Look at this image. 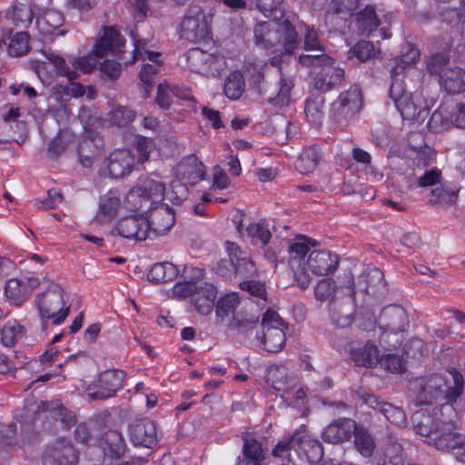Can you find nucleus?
<instances>
[{
    "mask_svg": "<svg viewBox=\"0 0 465 465\" xmlns=\"http://www.w3.org/2000/svg\"><path fill=\"white\" fill-rule=\"evenodd\" d=\"M412 422L415 432L438 450H446L465 444V435L456 431L458 413L450 403L435 408L432 413L416 411Z\"/></svg>",
    "mask_w": 465,
    "mask_h": 465,
    "instance_id": "nucleus-1",
    "label": "nucleus"
},
{
    "mask_svg": "<svg viewBox=\"0 0 465 465\" xmlns=\"http://www.w3.org/2000/svg\"><path fill=\"white\" fill-rule=\"evenodd\" d=\"M382 278V272L377 268H372L363 272L356 282L351 279L346 287L347 292H343V288H341L336 296L329 301L328 312L331 323L336 328L350 327L353 323L357 312L356 291L368 292L369 288L375 282H381Z\"/></svg>",
    "mask_w": 465,
    "mask_h": 465,
    "instance_id": "nucleus-2",
    "label": "nucleus"
},
{
    "mask_svg": "<svg viewBox=\"0 0 465 465\" xmlns=\"http://www.w3.org/2000/svg\"><path fill=\"white\" fill-rule=\"evenodd\" d=\"M253 42L269 55L272 65L280 64V58L291 54L298 47L300 40L294 26L290 21L282 23L273 21L260 22L253 27Z\"/></svg>",
    "mask_w": 465,
    "mask_h": 465,
    "instance_id": "nucleus-3",
    "label": "nucleus"
},
{
    "mask_svg": "<svg viewBox=\"0 0 465 465\" xmlns=\"http://www.w3.org/2000/svg\"><path fill=\"white\" fill-rule=\"evenodd\" d=\"M449 373V378L431 375L412 380L410 390L415 394L416 405H430L441 400L456 401L463 391V376L456 369H451Z\"/></svg>",
    "mask_w": 465,
    "mask_h": 465,
    "instance_id": "nucleus-4",
    "label": "nucleus"
},
{
    "mask_svg": "<svg viewBox=\"0 0 465 465\" xmlns=\"http://www.w3.org/2000/svg\"><path fill=\"white\" fill-rule=\"evenodd\" d=\"M316 241H311L308 237L300 235L296 241L290 244V263L293 268L295 263L300 267L305 255L310 252L305 264L309 271L315 275H327L334 272L339 266V256L327 250L310 251L311 246H315Z\"/></svg>",
    "mask_w": 465,
    "mask_h": 465,
    "instance_id": "nucleus-5",
    "label": "nucleus"
},
{
    "mask_svg": "<svg viewBox=\"0 0 465 465\" xmlns=\"http://www.w3.org/2000/svg\"><path fill=\"white\" fill-rule=\"evenodd\" d=\"M35 302L43 322V327L47 321H51L54 325L61 324L70 312L68 295L64 287L55 282H50L45 290L35 296Z\"/></svg>",
    "mask_w": 465,
    "mask_h": 465,
    "instance_id": "nucleus-6",
    "label": "nucleus"
},
{
    "mask_svg": "<svg viewBox=\"0 0 465 465\" xmlns=\"http://www.w3.org/2000/svg\"><path fill=\"white\" fill-rule=\"evenodd\" d=\"M381 345L396 348L401 342L402 334L409 327V317L404 308L398 304L383 307L377 318Z\"/></svg>",
    "mask_w": 465,
    "mask_h": 465,
    "instance_id": "nucleus-7",
    "label": "nucleus"
},
{
    "mask_svg": "<svg viewBox=\"0 0 465 465\" xmlns=\"http://www.w3.org/2000/svg\"><path fill=\"white\" fill-rule=\"evenodd\" d=\"M124 39L114 27H105L103 36L96 42L92 53L84 56L73 57L69 63L73 70L83 74L92 73L98 64V58H102L108 53L114 55L121 54V47L124 46Z\"/></svg>",
    "mask_w": 465,
    "mask_h": 465,
    "instance_id": "nucleus-8",
    "label": "nucleus"
},
{
    "mask_svg": "<svg viewBox=\"0 0 465 465\" xmlns=\"http://www.w3.org/2000/svg\"><path fill=\"white\" fill-rule=\"evenodd\" d=\"M284 329L285 324L280 315L272 310H267L262 319V333H257L256 338L261 341L264 350L275 353L285 344Z\"/></svg>",
    "mask_w": 465,
    "mask_h": 465,
    "instance_id": "nucleus-9",
    "label": "nucleus"
},
{
    "mask_svg": "<svg viewBox=\"0 0 465 465\" xmlns=\"http://www.w3.org/2000/svg\"><path fill=\"white\" fill-rule=\"evenodd\" d=\"M125 372L121 370H106L99 373L96 381L84 388L89 401H104L115 395L122 387Z\"/></svg>",
    "mask_w": 465,
    "mask_h": 465,
    "instance_id": "nucleus-10",
    "label": "nucleus"
},
{
    "mask_svg": "<svg viewBox=\"0 0 465 465\" xmlns=\"http://www.w3.org/2000/svg\"><path fill=\"white\" fill-rule=\"evenodd\" d=\"M181 35L193 43H208L212 39L210 22L200 6L188 9L181 23Z\"/></svg>",
    "mask_w": 465,
    "mask_h": 465,
    "instance_id": "nucleus-11",
    "label": "nucleus"
},
{
    "mask_svg": "<svg viewBox=\"0 0 465 465\" xmlns=\"http://www.w3.org/2000/svg\"><path fill=\"white\" fill-rule=\"evenodd\" d=\"M187 65L193 73L217 77L227 68V60L223 54L192 48L187 53Z\"/></svg>",
    "mask_w": 465,
    "mask_h": 465,
    "instance_id": "nucleus-12",
    "label": "nucleus"
},
{
    "mask_svg": "<svg viewBox=\"0 0 465 465\" xmlns=\"http://www.w3.org/2000/svg\"><path fill=\"white\" fill-rule=\"evenodd\" d=\"M352 397L361 400L363 403L382 413L385 418L395 426H404L407 421L404 411L390 402L384 401L371 391V390L359 387L351 391Z\"/></svg>",
    "mask_w": 465,
    "mask_h": 465,
    "instance_id": "nucleus-13",
    "label": "nucleus"
},
{
    "mask_svg": "<svg viewBox=\"0 0 465 465\" xmlns=\"http://www.w3.org/2000/svg\"><path fill=\"white\" fill-rule=\"evenodd\" d=\"M79 452L72 441L64 437H58L50 441L42 455L43 465H76Z\"/></svg>",
    "mask_w": 465,
    "mask_h": 465,
    "instance_id": "nucleus-14",
    "label": "nucleus"
},
{
    "mask_svg": "<svg viewBox=\"0 0 465 465\" xmlns=\"http://www.w3.org/2000/svg\"><path fill=\"white\" fill-rule=\"evenodd\" d=\"M253 81L258 84V92L268 103L280 107L289 104L292 84L285 79L267 80L262 74L258 73L253 75Z\"/></svg>",
    "mask_w": 465,
    "mask_h": 465,
    "instance_id": "nucleus-15",
    "label": "nucleus"
},
{
    "mask_svg": "<svg viewBox=\"0 0 465 465\" xmlns=\"http://www.w3.org/2000/svg\"><path fill=\"white\" fill-rule=\"evenodd\" d=\"M351 24L355 31L361 36H371L379 29V36L381 39L391 37L389 28L382 26L373 5H368L363 9L351 15Z\"/></svg>",
    "mask_w": 465,
    "mask_h": 465,
    "instance_id": "nucleus-16",
    "label": "nucleus"
},
{
    "mask_svg": "<svg viewBox=\"0 0 465 465\" xmlns=\"http://www.w3.org/2000/svg\"><path fill=\"white\" fill-rule=\"evenodd\" d=\"M165 193V186L163 183L150 180L141 186L132 188L127 195L130 202L134 203L139 209L155 207L162 204Z\"/></svg>",
    "mask_w": 465,
    "mask_h": 465,
    "instance_id": "nucleus-17",
    "label": "nucleus"
},
{
    "mask_svg": "<svg viewBox=\"0 0 465 465\" xmlns=\"http://www.w3.org/2000/svg\"><path fill=\"white\" fill-rule=\"evenodd\" d=\"M134 155L127 149L114 150L108 157L105 169L101 170V174L112 178H123L130 174L134 166Z\"/></svg>",
    "mask_w": 465,
    "mask_h": 465,
    "instance_id": "nucleus-18",
    "label": "nucleus"
},
{
    "mask_svg": "<svg viewBox=\"0 0 465 465\" xmlns=\"http://www.w3.org/2000/svg\"><path fill=\"white\" fill-rule=\"evenodd\" d=\"M389 94L403 119L412 120L420 114V112L418 113V107L412 101L411 94L405 90L401 79L391 82Z\"/></svg>",
    "mask_w": 465,
    "mask_h": 465,
    "instance_id": "nucleus-19",
    "label": "nucleus"
},
{
    "mask_svg": "<svg viewBox=\"0 0 465 465\" xmlns=\"http://www.w3.org/2000/svg\"><path fill=\"white\" fill-rule=\"evenodd\" d=\"M146 219L149 223V234L154 233L155 235L165 234L175 221L173 210L164 204L150 206Z\"/></svg>",
    "mask_w": 465,
    "mask_h": 465,
    "instance_id": "nucleus-20",
    "label": "nucleus"
},
{
    "mask_svg": "<svg viewBox=\"0 0 465 465\" xmlns=\"http://www.w3.org/2000/svg\"><path fill=\"white\" fill-rule=\"evenodd\" d=\"M356 422L350 418H340L327 425L322 433L325 442L338 444L351 439L356 430Z\"/></svg>",
    "mask_w": 465,
    "mask_h": 465,
    "instance_id": "nucleus-21",
    "label": "nucleus"
},
{
    "mask_svg": "<svg viewBox=\"0 0 465 465\" xmlns=\"http://www.w3.org/2000/svg\"><path fill=\"white\" fill-rule=\"evenodd\" d=\"M320 67L321 70L314 81V87L317 90L325 93L341 85L344 80V70L335 64L333 58H331V63Z\"/></svg>",
    "mask_w": 465,
    "mask_h": 465,
    "instance_id": "nucleus-22",
    "label": "nucleus"
},
{
    "mask_svg": "<svg viewBox=\"0 0 465 465\" xmlns=\"http://www.w3.org/2000/svg\"><path fill=\"white\" fill-rule=\"evenodd\" d=\"M176 175L183 183L195 185L204 178L205 167L194 154H190L178 163Z\"/></svg>",
    "mask_w": 465,
    "mask_h": 465,
    "instance_id": "nucleus-23",
    "label": "nucleus"
},
{
    "mask_svg": "<svg viewBox=\"0 0 465 465\" xmlns=\"http://www.w3.org/2000/svg\"><path fill=\"white\" fill-rule=\"evenodd\" d=\"M129 434L132 443L135 446L153 448L157 443L155 424L148 419L134 421L130 426Z\"/></svg>",
    "mask_w": 465,
    "mask_h": 465,
    "instance_id": "nucleus-24",
    "label": "nucleus"
},
{
    "mask_svg": "<svg viewBox=\"0 0 465 465\" xmlns=\"http://www.w3.org/2000/svg\"><path fill=\"white\" fill-rule=\"evenodd\" d=\"M117 231L124 238L143 241L149 237V223L143 216L132 215L119 221Z\"/></svg>",
    "mask_w": 465,
    "mask_h": 465,
    "instance_id": "nucleus-25",
    "label": "nucleus"
},
{
    "mask_svg": "<svg viewBox=\"0 0 465 465\" xmlns=\"http://www.w3.org/2000/svg\"><path fill=\"white\" fill-rule=\"evenodd\" d=\"M362 105V96L356 85L341 93L333 104L334 110L343 118L351 117L360 111Z\"/></svg>",
    "mask_w": 465,
    "mask_h": 465,
    "instance_id": "nucleus-26",
    "label": "nucleus"
},
{
    "mask_svg": "<svg viewBox=\"0 0 465 465\" xmlns=\"http://www.w3.org/2000/svg\"><path fill=\"white\" fill-rule=\"evenodd\" d=\"M242 440L243 441L242 456L238 457L236 465H262L266 453L262 443L251 437L248 432L242 433Z\"/></svg>",
    "mask_w": 465,
    "mask_h": 465,
    "instance_id": "nucleus-27",
    "label": "nucleus"
},
{
    "mask_svg": "<svg viewBox=\"0 0 465 465\" xmlns=\"http://www.w3.org/2000/svg\"><path fill=\"white\" fill-rule=\"evenodd\" d=\"M295 451L301 459L310 463H318L323 457V448L318 440L312 439L305 432L297 430Z\"/></svg>",
    "mask_w": 465,
    "mask_h": 465,
    "instance_id": "nucleus-28",
    "label": "nucleus"
},
{
    "mask_svg": "<svg viewBox=\"0 0 465 465\" xmlns=\"http://www.w3.org/2000/svg\"><path fill=\"white\" fill-rule=\"evenodd\" d=\"M439 84L447 94L455 95L465 92V71L459 66L444 69L439 76Z\"/></svg>",
    "mask_w": 465,
    "mask_h": 465,
    "instance_id": "nucleus-29",
    "label": "nucleus"
},
{
    "mask_svg": "<svg viewBox=\"0 0 465 465\" xmlns=\"http://www.w3.org/2000/svg\"><path fill=\"white\" fill-rule=\"evenodd\" d=\"M217 290L215 286L209 282H204L198 286L193 296V303L195 310L202 315H208L212 312Z\"/></svg>",
    "mask_w": 465,
    "mask_h": 465,
    "instance_id": "nucleus-30",
    "label": "nucleus"
},
{
    "mask_svg": "<svg viewBox=\"0 0 465 465\" xmlns=\"http://www.w3.org/2000/svg\"><path fill=\"white\" fill-rule=\"evenodd\" d=\"M226 249L229 257L234 262L233 275L239 277L252 276L255 272L254 263L235 242H227Z\"/></svg>",
    "mask_w": 465,
    "mask_h": 465,
    "instance_id": "nucleus-31",
    "label": "nucleus"
},
{
    "mask_svg": "<svg viewBox=\"0 0 465 465\" xmlns=\"http://www.w3.org/2000/svg\"><path fill=\"white\" fill-rule=\"evenodd\" d=\"M39 411L49 414L54 420H59L62 425L67 429L76 421L74 413L64 408L58 400L49 402L43 401L39 406Z\"/></svg>",
    "mask_w": 465,
    "mask_h": 465,
    "instance_id": "nucleus-32",
    "label": "nucleus"
},
{
    "mask_svg": "<svg viewBox=\"0 0 465 465\" xmlns=\"http://www.w3.org/2000/svg\"><path fill=\"white\" fill-rule=\"evenodd\" d=\"M102 449L105 456L111 459H119L126 450L124 439L117 430H108L102 444Z\"/></svg>",
    "mask_w": 465,
    "mask_h": 465,
    "instance_id": "nucleus-33",
    "label": "nucleus"
},
{
    "mask_svg": "<svg viewBox=\"0 0 465 465\" xmlns=\"http://www.w3.org/2000/svg\"><path fill=\"white\" fill-rule=\"evenodd\" d=\"M351 357L356 365L368 368L375 366L380 361L377 347L370 342L362 347L352 349Z\"/></svg>",
    "mask_w": 465,
    "mask_h": 465,
    "instance_id": "nucleus-34",
    "label": "nucleus"
},
{
    "mask_svg": "<svg viewBox=\"0 0 465 465\" xmlns=\"http://www.w3.org/2000/svg\"><path fill=\"white\" fill-rule=\"evenodd\" d=\"M223 94L230 100H239L245 91V79L240 71L231 72L223 83Z\"/></svg>",
    "mask_w": 465,
    "mask_h": 465,
    "instance_id": "nucleus-35",
    "label": "nucleus"
},
{
    "mask_svg": "<svg viewBox=\"0 0 465 465\" xmlns=\"http://www.w3.org/2000/svg\"><path fill=\"white\" fill-rule=\"evenodd\" d=\"M5 18L10 20L15 25L25 28L31 25L34 13L29 5L15 3L6 10Z\"/></svg>",
    "mask_w": 465,
    "mask_h": 465,
    "instance_id": "nucleus-36",
    "label": "nucleus"
},
{
    "mask_svg": "<svg viewBox=\"0 0 465 465\" xmlns=\"http://www.w3.org/2000/svg\"><path fill=\"white\" fill-rule=\"evenodd\" d=\"M460 186L458 183H445L431 190V204L451 203L457 200Z\"/></svg>",
    "mask_w": 465,
    "mask_h": 465,
    "instance_id": "nucleus-37",
    "label": "nucleus"
},
{
    "mask_svg": "<svg viewBox=\"0 0 465 465\" xmlns=\"http://www.w3.org/2000/svg\"><path fill=\"white\" fill-rule=\"evenodd\" d=\"M267 381L276 391H286L293 378L290 375L289 370L284 365H274L269 368Z\"/></svg>",
    "mask_w": 465,
    "mask_h": 465,
    "instance_id": "nucleus-38",
    "label": "nucleus"
},
{
    "mask_svg": "<svg viewBox=\"0 0 465 465\" xmlns=\"http://www.w3.org/2000/svg\"><path fill=\"white\" fill-rule=\"evenodd\" d=\"M64 17L62 14L55 10H47L37 18L36 24L39 30L47 35L55 34L63 25Z\"/></svg>",
    "mask_w": 465,
    "mask_h": 465,
    "instance_id": "nucleus-39",
    "label": "nucleus"
},
{
    "mask_svg": "<svg viewBox=\"0 0 465 465\" xmlns=\"http://www.w3.org/2000/svg\"><path fill=\"white\" fill-rule=\"evenodd\" d=\"M321 159L320 150L316 146H309L301 153L296 162V169L302 173H310L313 172Z\"/></svg>",
    "mask_w": 465,
    "mask_h": 465,
    "instance_id": "nucleus-40",
    "label": "nucleus"
},
{
    "mask_svg": "<svg viewBox=\"0 0 465 465\" xmlns=\"http://www.w3.org/2000/svg\"><path fill=\"white\" fill-rule=\"evenodd\" d=\"M179 273L177 267L169 262L155 263L148 273L150 282L159 283L173 280Z\"/></svg>",
    "mask_w": 465,
    "mask_h": 465,
    "instance_id": "nucleus-41",
    "label": "nucleus"
},
{
    "mask_svg": "<svg viewBox=\"0 0 465 465\" xmlns=\"http://www.w3.org/2000/svg\"><path fill=\"white\" fill-rule=\"evenodd\" d=\"M380 48L370 41L361 40L349 50L350 57H356L360 62H367L379 57Z\"/></svg>",
    "mask_w": 465,
    "mask_h": 465,
    "instance_id": "nucleus-42",
    "label": "nucleus"
},
{
    "mask_svg": "<svg viewBox=\"0 0 465 465\" xmlns=\"http://www.w3.org/2000/svg\"><path fill=\"white\" fill-rule=\"evenodd\" d=\"M352 434L354 435V445L357 450L364 457L371 456L375 444L369 431L365 428L356 425V430Z\"/></svg>",
    "mask_w": 465,
    "mask_h": 465,
    "instance_id": "nucleus-43",
    "label": "nucleus"
},
{
    "mask_svg": "<svg viewBox=\"0 0 465 465\" xmlns=\"http://www.w3.org/2000/svg\"><path fill=\"white\" fill-rule=\"evenodd\" d=\"M378 463L379 465H401V445L395 440H389L383 447L382 454L381 455Z\"/></svg>",
    "mask_w": 465,
    "mask_h": 465,
    "instance_id": "nucleus-44",
    "label": "nucleus"
},
{
    "mask_svg": "<svg viewBox=\"0 0 465 465\" xmlns=\"http://www.w3.org/2000/svg\"><path fill=\"white\" fill-rule=\"evenodd\" d=\"M135 117V110L125 105H117L107 114V120L118 127L128 125Z\"/></svg>",
    "mask_w": 465,
    "mask_h": 465,
    "instance_id": "nucleus-45",
    "label": "nucleus"
},
{
    "mask_svg": "<svg viewBox=\"0 0 465 465\" xmlns=\"http://www.w3.org/2000/svg\"><path fill=\"white\" fill-rule=\"evenodd\" d=\"M120 206V199L111 193L102 196L96 214L97 219L111 220L116 214Z\"/></svg>",
    "mask_w": 465,
    "mask_h": 465,
    "instance_id": "nucleus-46",
    "label": "nucleus"
},
{
    "mask_svg": "<svg viewBox=\"0 0 465 465\" xmlns=\"http://www.w3.org/2000/svg\"><path fill=\"white\" fill-rule=\"evenodd\" d=\"M245 234L253 244L266 245L272 233L268 226L262 223H252L245 228Z\"/></svg>",
    "mask_w": 465,
    "mask_h": 465,
    "instance_id": "nucleus-47",
    "label": "nucleus"
},
{
    "mask_svg": "<svg viewBox=\"0 0 465 465\" xmlns=\"http://www.w3.org/2000/svg\"><path fill=\"white\" fill-rule=\"evenodd\" d=\"M100 153V148L93 140L84 139L78 147L80 163L84 167H91Z\"/></svg>",
    "mask_w": 465,
    "mask_h": 465,
    "instance_id": "nucleus-48",
    "label": "nucleus"
},
{
    "mask_svg": "<svg viewBox=\"0 0 465 465\" xmlns=\"http://www.w3.org/2000/svg\"><path fill=\"white\" fill-rule=\"evenodd\" d=\"M29 35L26 32H17L9 37L7 51L11 56H22L29 51Z\"/></svg>",
    "mask_w": 465,
    "mask_h": 465,
    "instance_id": "nucleus-49",
    "label": "nucleus"
},
{
    "mask_svg": "<svg viewBox=\"0 0 465 465\" xmlns=\"http://www.w3.org/2000/svg\"><path fill=\"white\" fill-rule=\"evenodd\" d=\"M25 332L24 326L16 321L8 322L1 330V341L6 347H12Z\"/></svg>",
    "mask_w": 465,
    "mask_h": 465,
    "instance_id": "nucleus-50",
    "label": "nucleus"
},
{
    "mask_svg": "<svg viewBox=\"0 0 465 465\" xmlns=\"http://www.w3.org/2000/svg\"><path fill=\"white\" fill-rule=\"evenodd\" d=\"M6 298L15 304H21L27 297L26 289L24 288L23 279L13 278L6 282L5 286Z\"/></svg>",
    "mask_w": 465,
    "mask_h": 465,
    "instance_id": "nucleus-51",
    "label": "nucleus"
},
{
    "mask_svg": "<svg viewBox=\"0 0 465 465\" xmlns=\"http://www.w3.org/2000/svg\"><path fill=\"white\" fill-rule=\"evenodd\" d=\"M359 1L360 0H331L325 15L326 21L329 19L332 21L335 15H349L357 7Z\"/></svg>",
    "mask_w": 465,
    "mask_h": 465,
    "instance_id": "nucleus-52",
    "label": "nucleus"
},
{
    "mask_svg": "<svg viewBox=\"0 0 465 465\" xmlns=\"http://www.w3.org/2000/svg\"><path fill=\"white\" fill-rule=\"evenodd\" d=\"M239 297L235 292H231L220 298L216 305V315L221 319H224L233 314L236 307L239 305Z\"/></svg>",
    "mask_w": 465,
    "mask_h": 465,
    "instance_id": "nucleus-53",
    "label": "nucleus"
},
{
    "mask_svg": "<svg viewBox=\"0 0 465 465\" xmlns=\"http://www.w3.org/2000/svg\"><path fill=\"white\" fill-rule=\"evenodd\" d=\"M283 0H256L257 8L264 16L278 20L282 17Z\"/></svg>",
    "mask_w": 465,
    "mask_h": 465,
    "instance_id": "nucleus-54",
    "label": "nucleus"
},
{
    "mask_svg": "<svg viewBox=\"0 0 465 465\" xmlns=\"http://www.w3.org/2000/svg\"><path fill=\"white\" fill-rule=\"evenodd\" d=\"M416 179L410 183L409 188L415 189L417 187H429L432 186L438 182L441 177V171L436 167L431 168L430 170H426L424 173L418 175L416 173Z\"/></svg>",
    "mask_w": 465,
    "mask_h": 465,
    "instance_id": "nucleus-55",
    "label": "nucleus"
},
{
    "mask_svg": "<svg viewBox=\"0 0 465 465\" xmlns=\"http://www.w3.org/2000/svg\"><path fill=\"white\" fill-rule=\"evenodd\" d=\"M337 285L336 282L331 278H323L319 281L314 287L315 299L321 302L331 300L336 295Z\"/></svg>",
    "mask_w": 465,
    "mask_h": 465,
    "instance_id": "nucleus-56",
    "label": "nucleus"
},
{
    "mask_svg": "<svg viewBox=\"0 0 465 465\" xmlns=\"http://www.w3.org/2000/svg\"><path fill=\"white\" fill-rule=\"evenodd\" d=\"M45 57L54 66L57 74L66 77L68 81H74L79 77V74L71 69L64 58L53 53L45 54Z\"/></svg>",
    "mask_w": 465,
    "mask_h": 465,
    "instance_id": "nucleus-57",
    "label": "nucleus"
},
{
    "mask_svg": "<svg viewBox=\"0 0 465 465\" xmlns=\"http://www.w3.org/2000/svg\"><path fill=\"white\" fill-rule=\"evenodd\" d=\"M446 113L447 110L442 106L433 112L428 122V127L430 131L439 133L451 125L450 118L445 115Z\"/></svg>",
    "mask_w": 465,
    "mask_h": 465,
    "instance_id": "nucleus-58",
    "label": "nucleus"
},
{
    "mask_svg": "<svg viewBox=\"0 0 465 465\" xmlns=\"http://www.w3.org/2000/svg\"><path fill=\"white\" fill-rule=\"evenodd\" d=\"M308 54H302L299 56V62L301 64L306 67L311 66H322V64H328L331 63V57L326 54L324 52H307Z\"/></svg>",
    "mask_w": 465,
    "mask_h": 465,
    "instance_id": "nucleus-59",
    "label": "nucleus"
},
{
    "mask_svg": "<svg viewBox=\"0 0 465 465\" xmlns=\"http://www.w3.org/2000/svg\"><path fill=\"white\" fill-rule=\"evenodd\" d=\"M304 50L306 52H324L325 50L316 30L309 25H305Z\"/></svg>",
    "mask_w": 465,
    "mask_h": 465,
    "instance_id": "nucleus-60",
    "label": "nucleus"
},
{
    "mask_svg": "<svg viewBox=\"0 0 465 465\" xmlns=\"http://www.w3.org/2000/svg\"><path fill=\"white\" fill-rule=\"evenodd\" d=\"M187 194L188 189L186 183L179 179L170 183V189L166 193L169 201L175 204H179L185 200Z\"/></svg>",
    "mask_w": 465,
    "mask_h": 465,
    "instance_id": "nucleus-61",
    "label": "nucleus"
},
{
    "mask_svg": "<svg viewBox=\"0 0 465 465\" xmlns=\"http://www.w3.org/2000/svg\"><path fill=\"white\" fill-rule=\"evenodd\" d=\"M296 440L297 431H295L292 435L289 437L283 438L276 444V446L272 450V455L277 458L288 457L290 455V451L292 450H295L296 449Z\"/></svg>",
    "mask_w": 465,
    "mask_h": 465,
    "instance_id": "nucleus-62",
    "label": "nucleus"
},
{
    "mask_svg": "<svg viewBox=\"0 0 465 465\" xmlns=\"http://www.w3.org/2000/svg\"><path fill=\"white\" fill-rule=\"evenodd\" d=\"M241 290L249 292L252 296L266 301L265 284L259 281L247 280L240 282Z\"/></svg>",
    "mask_w": 465,
    "mask_h": 465,
    "instance_id": "nucleus-63",
    "label": "nucleus"
},
{
    "mask_svg": "<svg viewBox=\"0 0 465 465\" xmlns=\"http://www.w3.org/2000/svg\"><path fill=\"white\" fill-rule=\"evenodd\" d=\"M415 161L418 170H420V167H427L435 163L436 151L427 144H424L423 146H420L417 151Z\"/></svg>",
    "mask_w": 465,
    "mask_h": 465,
    "instance_id": "nucleus-64",
    "label": "nucleus"
}]
</instances>
